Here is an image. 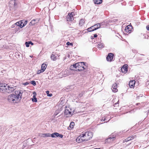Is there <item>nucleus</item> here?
<instances>
[{
  "mask_svg": "<svg viewBox=\"0 0 149 149\" xmlns=\"http://www.w3.org/2000/svg\"><path fill=\"white\" fill-rule=\"evenodd\" d=\"M22 93L21 91H15V94H11L8 96V102L11 103H18L22 98Z\"/></svg>",
  "mask_w": 149,
  "mask_h": 149,
  "instance_id": "nucleus-1",
  "label": "nucleus"
},
{
  "mask_svg": "<svg viewBox=\"0 0 149 149\" xmlns=\"http://www.w3.org/2000/svg\"><path fill=\"white\" fill-rule=\"evenodd\" d=\"M93 134L91 132H86L80 135L76 139L77 142L78 143L90 140L93 136Z\"/></svg>",
  "mask_w": 149,
  "mask_h": 149,
  "instance_id": "nucleus-2",
  "label": "nucleus"
},
{
  "mask_svg": "<svg viewBox=\"0 0 149 149\" xmlns=\"http://www.w3.org/2000/svg\"><path fill=\"white\" fill-rule=\"evenodd\" d=\"M15 90L13 87H10L8 84L0 83V92L1 93H11Z\"/></svg>",
  "mask_w": 149,
  "mask_h": 149,
  "instance_id": "nucleus-3",
  "label": "nucleus"
},
{
  "mask_svg": "<svg viewBox=\"0 0 149 149\" xmlns=\"http://www.w3.org/2000/svg\"><path fill=\"white\" fill-rule=\"evenodd\" d=\"M84 65L85 64L84 62H81L76 63L71 65V67L74 68L79 70H82L85 69L84 67Z\"/></svg>",
  "mask_w": 149,
  "mask_h": 149,
  "instance_id": "nucleus-4",
  "label": "nucleus"
},
{
  "mask_svg": "<svg viewBox=\"0 0 149 149\" xmlns=\"http://www.w3.org/2000/svg\"><path fill=\"white\" fill-rule=\"evenodd\" d=\"M73 112L68 107H66L65 109V115L66 117H70L73 114Z\"/></svg>",
  "mask_w": 149,
  "mask_h": 149,
  "instance_id": "nucleus-5",
  "label": "nucleus"
},
{
  "mask_svg": "<svg viewBox=\"0 0 149 149\" xmlns=\"http://www.w3.org/2000/svg\"><path fill=\"white\" fill-rule=\"evenodd\" d=\"M74 13L72 12L69 13L66 17V19L68 21H72L74 19Z\"/></svg>",
  "mask_w": 149,
  "mask_h": 149,
  "instance_id": "nucleus-6",
  "label": "nucleus"
},
{
  "mask_svg": "<svg viewBox=\"0 0 149 149\" xmlns=\"http://www.w3.org/2000/svg\"><path fill=\"white\" fill-rule=\"evenodd\" d=\"M59 55L58 54H56L54 52H53L51 56V58L52 60L54 61H56L58 58Z\"/></svg>",
  "mask_w": 149,
  "mask_h": 149,
  "instance_id": "nucleus-7",
  "label": "nucleus"
},
{
  "mask_svg": "<svg viewBox=\"0 0 149 149\" xmlns=\"http://www.w3.org/2000/svg\"><path fill=\"white\" fill-rule=\"evenodd\" d=\"M51 136L52 138H56L57 137H59L60 138H62L63 136L62 134H59L57 132H54L51 134Z\"/></svg>",
  "mask_w": 149,
  "mask_h": 149,
  "instance_id": "nucleus-8",
  "label": "nucleus"
},
{
  "mask_svg": "<svg viewBox=\"0 0 149 149\" xmlns=\"http://www.w3.org/2000/svg\"><path fill=\"white\" fill-rule=\"evenodd\" d=\"M51 136L52 138H56L57 137H59L60 138H62L63 136L62 134H59L57 132H54L51 134Z\"/></svg>",
  "mask_w": 149,
  "mask_h": 149,
  "instance_id": "nucleus-9",
  "label": "nucleus"
},
{
  "mask_svg": "<svg viewBox=\"0 0 149 149\" xmlns=\"http://www.w3.org/2000/svg\"><path fill=\"white\" fill-rule=\"evenodd\" d=\"M9 4L11 5L10 6H13L15 7L17 4L18 1L16 0H10L9 2Z\"/></svg>",
  "mask_w": 149,
  "mask_h": 149,
  "instance_id": "nucleus-10",
  "label": "nucleus"
},
{
  "mask_svg": "<svg viewBox=\"0 0 149 149\" xmlns=\"http://www.w3.org/2000/svg\"><path fill=\"white\" fill-rule=\"evenodd\" d=\"M128 65L127 64L124 65L121 69V70L122 72L126 73L127 72Z\"/></svg>",
  "mask_w": 149,
  "mask_h": 149,
  "instance_id": "nucleus-11",
  "label": "nucleus"
},
{
  "mask_svg": "<svg viewBox=\"0 0 149 149\" xmlns=\"http://www.w3.org/2000/svg\"><path fill=\"white\" fill-rule=\"evenodd\" d=\"M113 54L111 53L109 54L107 57V60L108 61H111L113 59Z\"/></svg>",
  "mask_w": 149,
  "mask_h": 149,
  "instance_id": "nucleus-12",
  "label": "nucleus"
},
{
  "mask_svg": "<svg viewBox=\"0 0 149 149\" xmlns=\"http://www.w3.org/2000/svg\"><path fill=\"white\" fill-rule=\"evenodd\" d=\"M117 84L116 83L113 84L111 88V89L114 92H116L118 91V89L117 88Z\"/></svg>",
  "mask_w": 149,
  "mask_h": 149,
  "instance_id": "nucleus-13",
  "label": "nucleus"
},
{
  "mask_svg": "<svg viewBox=\"0 0 149 149\" xmlns=\"http://www.w3.org/2000/svg\"><path fill=\"white\" fill-rule=\"evenodd\" d=\"M40 136L41 137H49L51 136V134L50 133H45L40 134Z\"/></svg>",
  "mask_w": 149,
  "mask_h": 149,
  "instance_id": "nucleus-14",
  "label": "nucleus"
},
{
  "mask_svg": "<svg viewBox=\"0 0 149 149\" xmlns=\"http://www.w3.org/2000/svg\"><path fill=\"white\" fill-rule=\"evenodd\" d=\"M115 139V137H110L106 140V142L109 143L112 142Z\"/></svg>",
  "mask_w": 149,
  "mask_h": 149,
  "instance_id": "nucleus-15",
  "label": "nucleus"
},
{
  "mask_svg": "<svg viewBox=\"0 0 149 149\" xmlns=\"http://www.w3.org/2000/svg\"><path fill=\"white\" fill-rule=\"evenodd\" d=\"M135 81L134 80H132L130 81L129 83V86L131 88H134V86Z\"/></svg>",
  "mask_w": 149,
  "mask_h": 149,
  "instance_id": "nucleus-16",
  "label": "nucleus"
},
{
  "mask_svg": "<svg viewBox=\"0 0 149 149\" xmlns=\"http://www.w3.org/2000/svg\"><path fill=\"white\" fill-rule=\"evenodd\" d=\"M39 20L38 19H34L32 20L30 23V25H31L35 24L36 23H38Z\"/></svg>",
  "mask_w": 149,
  "mask_h": 149,
  "instance_id": "nucleus-17",
  "label": "nucleus"
},
{
  "mask_svg": "<svg viewBox=\"0 0 149 149\" xmlns=\"http://www.w3.org/2000/svg\"><path fill=\"white\" fill-rule=\"evenodd\" d=\"M33 98H32V101L35 102H37V98L36 97V93L35 92H33Z\"/></svg>",
  "mask_w": 149,
  "mask_h": 149,
  "instance_id": "nucleus-18",
  "label": "nucleus"
},
{
  "mask_svg": "<svg viewBox=\"0 0 149 149\" xmlns=\"http://www.w3.org/2000/svg\"><path fill=\"white\" fill-rule=\"evenodd\" d=\"M47 67V65L45 63H43L41 65V71L44 72L45 70Z\"/></svg>",
  "mask_w": 149,
  "mask_h": 149,
  "instance_id": "nucleus-19",
  "label": "nucleus"
},
{
  "mask_svg": "<svg viewBox=\"0 0 149 149\" xmlns=\"http://www.w3.org/2000/svg\"><path fill=\"white\" fill-rule=\"evenodd\" d=\"M129 26H130V25H129L125 27V32L126 33H130V29H129Z\"/></svg>",
  "mask_w": 149,
  "mask_h": 149,
  "instance_id": "nucleus-20",
  "label": "nucleus"
},
{
  "mask_svg": "<svg viewBox=\"0 0 149 149\" xmlns=\"http://www.w3.org/2000/svg\"><path fill=\"white\" fill-rule=\"evenodd\" d=\"M88 31L89 32H91L92 31H94V30H96V29L94 27V26H92L88 28L87 29Z\"/></svg>",
  "mask_w": 149,
  "mask_h": 149,
  "instance_id": "nucleus-21",
  "label": "nucleus"
},
{
  "mask_svg": "<svg viewBox=\"0 0 149 149\" xmlns=\"http://www.w3.org/2000/svg\"><path fill=\"white\" fill-rule=\"evenodd\" d=\"M94 27L96 29V30L99 28H100L101 26V24L100 23H98L95 25H94Z\"/></svg>",
  "mask_w": 149,
  "mask_h": 149,
  "instance_id": "nucleus-22",
  "label": "nucleus"
},
{
  "mask_svg": "<svg viewBox=\"0 0 149 149\" xmlns=\"http://www.w3.org/2000/svg\"><path fill=\"white\" fill-rule=\"evenodd\" d=\"M102 0H94L95 3L97 4H100L102 2Z\"/></svg>",
  "mask_w": 149,
  "mask_h": 149,
  "instance_id": "nucleus-23",
  "label": "nucleus"
},
{
  "mask_svg": "<svg viewBox=\"0 0 149 149\" xmlns=\"http://www.w3.org/2000/svg\"><path fill=\"white\" fill-rule=\"evenodd\" d=\"M96 46L99 48H102L104 47V45L102 43H99Z\"/></svg>",
  "mask_w": 149,
  "mask_h": 149,
  "instance_id": "nucleus-24",
  "label": "nucleus"
},
{
  "mask_svg": "<svg viewBox=\"0 0 149 149\" xmlns=\"http://www.w3.org/2000/svg\"><path fill=\"white\" fill-rule=\"evenodd\" d=\"M22 22H20V21H19V22H16V23L15 24L16 25H17L18 26H19L20 28H22V27H21V25H22Z\"/></svg>",
  "mask_w": 149,
  "mask_h": 149,
  "instance_id": "nucleus-25",
  "label": "nucleus"
},
{
  "mask_svg": "<svg viewBox=\"0 0 149 149\" xmlns=\"http://www.w3.org/2000/svg\"><path fill=\"white\" fill-rule=\"evenodd\" d=\"M59 111L58 110H56L54 112V115H53V117L55 118L56 116L58 113Z\"/></svg>",
  "mask_w": 149,
  "mask_h": 149,
  "instance_id": "nucleus-26",
  "label": "nucleus"
},
{
  "mask_svg": "<svg viewBox=\"0 0 149 149\" xmlns=\"http://www.w3.org/2000/svg\"><path fill=\"white\" fill-rule=\"evenodd\" d=\"M84 22V20L83 19H81L80 20L79 22V24L81 26H82V25H83Z\"/></svg>",
  "mask_w": 149,
  "mask_h": 149,
  "instance_id": "nucleus-27",
  "label": "nucleus"
},
{
  "mask_svg": "<svg viewBox=\"0 0 149 149\" xmlns=\"http://www.w3.org/2000/svg\"><path fill=\"white\" fill-rule=\"evenodd\" d=\"M28 21L26 20L24 21V22H23V24L22 25H21V27H23L25 25H26L27 24Z\"/></svg>",
  "mask_w": 149,
  "mask_h": 149,
  "instance_id": "nucleus-28",
  "label": "nucleus"
},
{
  "mask_svg": "<svg viewBox=\"0 0 149 149\" xmlns=\"http://www.w3.org/2000/svg\"><path fill=\"white\" fill-rule=\"evenodd\" d=\"M30 43H32V42L31 41H29L28 42H26L25 43V45L27 47H29V44H30Z\"/></svg>",
  "mask_w": 149,
  "mask_h": 149,
  "instance_id": "nucleus-29",
  "label": "nucleus"
},
{
  "mask_svg": "<svg viewBox=\"0 0 149 149\" xmlns=\"http://www.w3.org/2000/svg\"><path fill=\"white\" fill-rule=\"evenodd\" d=\"M74 125V123L73 122H72L70 123L69 127L71 128H72L73 127V126Z\"/></svg>",
  "mask_w": 149,
  "mask_h": 149,
  "instance_id": "nucleus-30",
  "label": "nucleus"
},
{
  "mask_svg": "<svg viewBox=\"0 0 149 149\" xmlns=\"http://www.w3.org/2000/svg\"><path fill=\"white\" fill-rule=\"evenodd\" d=\"M133 139V138L132 137H130L128 138L127 139H126L125 140L126 141H129L130 140H132Z\"/></svg>",
  "mask_w": 149,
  "mask_h": 149,
  "instance_id": "nucleus-31",
  "label": "nucleus"
},
{
  "mask_svg": "<svg viewBox=\"0 0 149 149\" xmlns=\"http://www.w3.org/2000/svg\"><path fill=\"white\" fill-rule=\"evenodd\" d=\"M46 93L47 94V96L49 97H51L52 96V94H49V91H47Z\"/></svg>",
  "mask_w": 149,
  "mask_h": 149,
  "instance_id": "nucleus-32",
  "label": "nucleus"
},
{
  "mask_svg": "<svg viewBox=\"0 0 149 149\" xmlns=\"http://www.w3.org/2000/svg\"><path fill=\"white\" fill-rule=\"evenodd\" d=\"M31 84L33 86H35L36 85V82L34 81H32L31 82Z\"/></svg>",
  "mask_w": 149,
  "mask_h": 149,
  "instance_id": "nucleus-33",
  "label": "nucleus"
},
{
  "mask_svg": "<svg viewBox=\"0 0 149 149\" xmlns=\"http://www.w3.org/2000/svg\"><path fill=\"white\" fill-rule=\"evenodd\" d=\"M43 72V71H41V69L40 70H38L37 73V74H40V73H41L42 72Z\"/></svg>",
  "mask_w": 149,
  "mask_h": 149,
  "instance_id": "nucleus-34",
  "label": "nucleus"
},
{
  "mask_svg": "<svg viewBox=\"0 0 149 149\" xmlns=\"http://www.w3.org/2000/svg\"><path fill=\"white\" fill-rule=\"evenodd\" d=\"M29 83L28 82H26L25 83H23L22 84L23 85H24V86L27 85L28 84H29Z\"/></svg>",
  "mask_w": 149,
  "mask_h": 149,
  "instance_id": "nucleus-35",
  "label": "nucleus"
},
{
  "mask_svg": "<svg viewBox=\"0 0 149 149\" xmlns=\"http://www.w3.org/2000/svg\"><path fill=\"white\" fill-rule=\"evenodd\" d=\"M66 44L68 45H71L72 46L73 45V44L72 43H70L69 42H68Z\"/></svg>",
  "mask_w": 149,
  "mask_h": 149,
  "instance_id": "nucleus-36",
  "label": "nucleus"
},
{
  "mask_svg": "<svg viewBox=\"0 0 149 149\" xmlns=\"http://www.w3.org/2000/svg\"><path fill=\"white\" fill-rule=\"evenodd\" d=\"M146 28L149 31V25L147 26H146Z\"/></svg>",
  "mask_w": 149,
  "mask_h": 149,
  "instance_id": "nucleus-37",
  "label": "nucleus"
},
{
  "mask_svg": "<svg viewBox=\"0 0 149 149\" xmlns=\"http://www.w3.org/2000/svg\"><path fill=\"white\" fill-rule=\"evenodd\" d=\"M15 24L13 25L12 26H11V28H14L15 27Z\"/></svg>",
  "mask_w": 149,
  "mask_h": 149,
  "instance_id": "nucleus-38",
  "label": "nucleus"
},
{
  "mask_svg": "<svg viewBox=\"0 0 149 149\" xmlns=\"http://www.w3.org/2000/svg\"><path fill=\"white\" fill-rule=\"evenodd\" d=\"M97 36V34H94V38H96Z\"/></svg>",
  "mask_w": 149,
  "mask_h": 149,
  "instance_id": "nucleus-39",
  "label": "nucleus"
},
{
  "mask_svg": "<svg viewBox=\"0 0 149 149\" xmlns=\"http://www.w3.org/2000/svg\"><path fill=\"white\" fill-rule=\"evenodd\" d=\"M23 22H24V21L22 20L20 21V22H22V25L23 24Z\"/></svg>",
  "mask_w": 149,
  "mask_h": 149,
  "instance_id": "nucleus-40",
  "label": "nucleus"
},
{
  "mask_svg": "<svg viewBox=\"0 0 149 149\" xmlns=\"http://www.w3.org/2000/svg\"><path fill=\"white\" fill-rule=\"evenodd\" d=\"M19 27H18L17 28V31H18V30H19Z\"/></svg>",
  "mask_w": 149,
  "mask_h": 149,
  "instance_id": "nucleus-41",
  "label": "nucleus"
},
{
  "mask_svg": "<svg viewBox=\"0 0 149 149\" xmlns=\"http://www.w3.org/2000/svg\"><path fill=\"white\" fill-rule=\"evenodd\" d=\"M94 37H93V36H91V38L92 39H93L94 38Z\"/></svg>",
  "mask_w": 149,
  "mask_h": 149,
  "instance_id": "nucleus-42",
  "label": "nucleus"
},
{
  "mask_svg": "<svg viewBox=\"0 0 149 149\" xmlns=\"http://www.w3.org/2000/svg\"><path fill=\"white\" fill-rule=\"evenodd\" d=\"M118 104V103H116L115 104V105H117Z\"/></svg>",
  "mask_w": 149,
  "mask_h": 149,
  "instance_id": "nucleus-43",
  "label": "nucleus"
},
{
  "mask_svg": "<svg viewBox=\"0 0 149 149\" xmlns=\"http://www.w3.org/2000/svg\"><path fill=\"white\" fill-rule=\"evenodd\" d=\"M30 44H31L32 45H33V43L32 42V43H30Z\"/></svg>",
  "mask_w": 149,
  "mask_h": 149,
  "instance_id": "nucleus-44",
  "label": "nucleus"
},
{
  "mask_svg": "<svg viewBox=\"0 0 149 149\" xmlns=\"http://www.w3.org/2000/svg\"><path fill=\"white\" fill-rule=\"evenodd\" d=\"M139 97V96L137 97V98L138 99Z\"/></svg>",
  "mask_w": 149,
  "mask_h": 149,
  "instance_id": "nucleus-45",
  "label": "nucleus"
},
{
  "mask_svg": "<svg viewBox=\"0 0 149 149\" xmlns=\"http://www.w3.org/2000/svg\"><path fill=\"white\" fill-rule=\"evenodd\" d=\"M1 58V56H0V58Z\"/></svg>",
  "mask_w": 149,
  "mask_h": 149,
  "instance_id": "nucleus-46",
  "label": "nucleus"
}]
</instances>
